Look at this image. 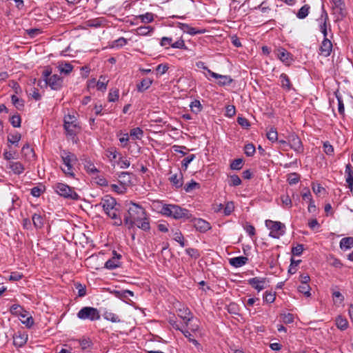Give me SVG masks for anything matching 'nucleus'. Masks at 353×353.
I'll return each mask as SVG.
<instances>
[{
    "label": "nucleus",
    "instance_id": "nucleus-1",
    "mask_svg": "<svg viewBox=\"0 0 353 353\" xmlns=\"http://www.w3.org/2000/svg\"><path fill=\"white\" fill-rule=\"evenodd\" d=\"M123 221L129 229L133 228L134 225L144 231H149L150 229L149 217L147 216L145 210L136 203L131 202L130 203Z\"/></svg>",
    "mask_w": 353,
    "mask_h": 353
},
{
    "label": "nucleus",
    "instance_id": "nucleus-2",
    "mask_svg": "<svg viewBox=\"0 0 353 353\" xmlns=\"http://www.w3.org/2000/svg\"><path fill=\"white\" fill-rule=\"evenodd\" d=\"M98 205L102 207L108 216L114 220L113 224L114 225L119 226L122 225L121 217L119 214V208H117L119 205L114 197L110 195L104 196L101 199V202L96 206Z\"/></svg>",
    "mask_w": 353,
    "mask_h": 353
},
{
    "label": "nucleus",
    "instance_id": "nucleus-3",
    "mask_svg": "<svg viewBox=\"0 0 353 353\" xmlns=\"http://www.w3.org/2000/svg\"><path fill=\"white\" fill-rule=\"evenodd\" d=\"M160 213L165 216L171 217L176 220L182 219L188 220L192 217L188 210L176 204L162 203Z\"/></svg>",
    "mask_w": 353,
    "mask_h": 353
},
{
    "label": "nucleus",
    "instance_id": "nucleus-4",
    "mask_svg": "<svg viewBox=\"0 0 353 353\" xmlns=\"http://www.w3.org/2000/svg\"><path fill=\"white\" fill-rule=\"evenodd\" d=\"M60 156L62 159L65 168H61L62 171L66 176L74 177L73 164L76 163L78 161L77 156L68 150H62L60 152Z\"/></svg>",
    "mask_w": 353,
    "mask_h": 353
},
{
    "label": "nucleus",
    "instance_id": "nucleus-5",
    "mask_svg": "<svg viewBox=\"0 0 353 353\" xmlns=\"http://www.w3.org/2000/svg\"><path fill=\"white\" fill-rule=\"evenodd\" d=\"M54 189L59 195L65 199L74 201H78L80 199L79 195L74 190V189L67 184L57 183L54 185Z\"/></svg>",
    "mask_w": 353,
    "mask_h": 353
},
{
    "label": "nucleus",
    "instance_id": "nucleus-6",
    "mask_svg": "<svg viewBox=\"0 0 353 353\" xmlns=\"http://www.w3.org/2000/svg\"><path fill=\"white\" fill-rule=\"evenodd\" d=\"M77 316L83 321H95L100 319L101 314L97 308L85 306L77 312Z\"/></svg>",
    "mask_w": 353,
    "mask_h": 353
},
{
    "label": "nucleus",
    "instance_id": "nucleus-7",
    "mask_svg": "<svg viewBox=\"0 0 353 353\" xmlns=\"http://www.w3.org/2000/svg\"><path fill=\"white\" fill-rule=\"evenodd\" d=\"M265 225L270 230L269 236L274 239H279L285 233V226L279 221L266 220Z\"/></svg>",
    "mask_w": 353,
    "mask_h": 353
},
{
    "label": "nucleus",
    "instance_id": "nucleus-8",
    "mask_svg": "<svg viewBox=\"0 0 353 353\" xmlns=\"http://www.w3.org/2000/svg\"><path fill=\"white\" fill-rule=\"evenodd\" d=\"M64 129L68 135L75 136L80 131V126L77 118L73 115H66L64 117Z\"/></svg>",
    "mask_w": 353,
    "mask_h": 353
},
{
    "label": "nucleus",
    "instance_id": "nucleus-9",
    "mask_svg": "<svg viewBox=\"0 0 353 353\" xmlns=\"http://www.w3.org/2000/svg\"><path fill=\"white\" fill-rule=\"evenodd\" d=\"M289 147L296 153L303 152V145L301 139L295 134H290L288 137Z\"/></svg>",
    "mask_w": 353,
    "mask_h": 353
},
{
    "label": "nucleus",
    "instance_id": "nucleus-10",
    "mask_svg": "<svg viewBox=\"0 0 353 353\" xmlns=\"http://www.w3.org/2000/svg\"><path fill=\"white\" fill-rule=\"evenodd\" d=\"M63 78L58 74H53L48 79H46V85L50 86L53 90H60L63 87Z\"/></svg>",
    "mask_w": 353,
    "mask_h": 353
},
{
    "label": "nucleus",
    "instance_id": "nucleus-11",
    "mask_svg": "<svg viewBox=\"0 0 353 353\" xmlns=\"http://www.w3.org/2000/svg\"><path fill=\"white\" fill-rule=\"evenodd\" d=\"M195 229L202 233L206 232L211 229V225L207 221L200 218H193L191 219Z\"/></svg>",
    "mask_w": 353,
    "mask_h": 353
},
{
    "label": "nucleus",
    "instance_id": "nucleus-12",
    "mask_svg": "<svg viewBox=\"0 0 353 353\" xmlns=\"http://www.w3.org/2000/svg\"><path fill=\"white\" fill-rule=\"evenodd\" d=\"M265 278L254 277L248 280V283L253 288L260 292L266 288Z\"/></svg>",
    "mask_w": 353,
    "mask_h": 353
},
{
    "label": "nucleus",
    "instance_id": "nucleus-13",
    "mask_svg": "<svg viewBox=\"0 0 353 353\" xmlns=\"http://www.w3.org/2000/svg\"><path fill=\"white\" fill-rule=\"evenodd\" d=\"M336 21H342L347 16L345 3L332 7Z\"/></svg>",
    "mask_w": 353,
    "mask_h": 353
},
{
    "label": "nucleus",
    "instance_id": "nucleus-14",
    "mask_svg": "<svg viewBox=\"0 0 353 353\" xmlns=\"http://www.w3.org/2000/svg\"><path fill=\"white\" fill-rule=\"evenodd\" d=\"M208 74L212 77L219 79L218 84L221 86L230 85L233 81V79L231 78V77L228 75H221L214 72L212 70H208Z\"/></svg>",
    "mask_w": 353,
    "mask_h": 353
},
{
    "label": "nucleus",
    "instance_id": "nucleus-15",
    "mask_svg": "<svg viewBox=\"0 0 353 353\" xmlns=\"http://www.w3.org/2000/svg\"><path fill=\"white\" fill-rule=\"evenodd\" d=\"M332 50V43L327 38H324L319 48V54L325 57L330 55Z\"/></svg>",
    "mask_w": 353,
    "mask_h": 353
},
{
    "label": "nucleus",
    "instance_id": "nucleus-16",
    "mask_svg": "<svg viewBox=\"0 0 353 353\" xmlns=\"http://www.w3.org/2000/svg\"><path fill=\"white\" fill-rule=\"evenodd\" d=\"M176 26L183 32L188 33L190 35H195L197 34H203V33L205 32V30H204V29L203 30H196V28L190 26L187 23L177 22Z\"/></svg>",
    "mask_w": 353,
    "mask_h": 353
},
{
    "label": "nucleus",
    "instance_id": "nucleus-17",
    "mask_svg": "<svg viewBox=\"0 0 353 353\" xmlns=\"http://www.w3.org/2000/svg\"><path fill=\"white\" fill-rule=\"evenodd\" d=\"M169 181L175 188L179 189L183 186V176L181 171L178 173L172 174L170 178Z\"/></svg>",
    "mask_w": 353,
    "mask_h": 353
},
{
    "label": "nucleus",
    "instance_id": "nucleus-18",
    "mask_svg": "<svg viewBox=\"0 0 353 353\" xmlns=\"http://www.w3.org/2000/svg\"><path fill=\"white\" fill-rule=\"evenodd\" d=\"M345 182L347 184L348 188L352 191L353 190V168L350 163H347L345 165Z\"/></svg>",
    "mask_w": 353,
    "mask_h": 353
},
{
    "label": "nucleus",
    "instance_id": "nucleus-19",
    "mask_svg": "<svg viewBox=\"0 0 353 353\" xmlns=\"http://www.w3.org/2000/svg\"><path fill=\"white\" fill-rule=\"evenodd\" d=\"M8 168L17 175L22 174L25 170L23 165L19 161H9Z\"/></svg>",
    "mask_w": 353,
    "mask_h": 353
},
{
    "label": "nucleus",
    "instance_id": "nucleus-20",
    "mask_svg": "<svg viewBox=\"0 0 353 353\" xmlns=\"http://www.w3.org/2000/svg\"><path fill=\"white\" fill-rule=\"evenodd\" d=\"M248 261V258L246 256H236L230 259V264L234 268H240L245 265Z\"/></svg>",
    "mask_w": 353,
    "mask_h": 353
},
{
    "label": "nucleus",
    "instance_id": "nucleus-21",
    "mask_svg": "<svg viewBox=\"0 0 353 353\" xmlns=\"http://www.w3.org/2000/svg\"><path fill=\"white\" fill-rule=\"evenodd\" d=\"M278 57L283 63H285L287 65H289L293 60L292 55L285 49L279 50Z\"/></svg>",
    "mask_w": 353,
    "mask_h": 353
},
{
    "label": "nucleus",
    "instance_id": "nucleus-22",
    "mask_svg": "<svg viewBox=\"0 0 353 353\" xmlns=\"http://www.w3.org/2000/svg\"><path fill=\"white\" fill-rule=\"evenodd\" d=\"M152 83V80L150 78L143 79L137 85L138 92H143L148 89Z\"/></svg>",
    "mask_w": 353,
    "mask_h": 353
},
{
    "label": "nucleus",
    "instance_id": "nucleus-23",
    "mask_svg": "<svg viewBox=\"0 0 353 353\" xmlns=\"http://www.w3.org/2000/svg\"><path fill=\"white\" fill-rule=\"evenodd\" d=\"M32 220L33 222L34 226L37 229H41L43 227L44 225V218L39 214H34L32 216Z\"/></svg>",
    "mask_w": 353,
    "mask_h": 353
},
{
    "label": "nucleus",
    "instance_id": "nucleus-24",
    "mask_svg": "<svg viewBox=\"0 0 353 353\" xmlns=\"http://www.w3.org/2000/svg\"><path fill=\"white\" fill-rule=\"evenodd\" d=\"M353 248V237H345L340 241V248L343 250H347Z\"/></svg>",
    "mask_w": 353,
    "mask_h": 353
},
{
    "label": "nucleus",
    "instance_id": "nucleus-25",
    "mask_svg": "<svg viewBox=\"0 0 353 353\" xmlns=\"http://www.w3.org/2000/svg\"><path fill=\"white\" fill-rule=\"evenodd\" d=\"M13 339L14 345L20 347L26 344L27 341V336H25L20 333H17L14 335Z\"/></svg>",
    "mask_w": 353,
    "mask_h": 353
},
{
    "label": "nucleus",
    "instance_id": "nucleus-26",
    "mask_svg": "<svg viewBox=\"0 0 353 353\" xmlns=\"http://www.w3.org/2000/svg\"><path fill=\"white\" fill-rule=\"evenodd\" d=\"M84 168L89 174H97L99 171L90 160H85Z\"/></svg>",
    "mask_w": 353,
    "mask_h": 353
},
{
    "label": "nucleus",
    "instance_id": "nucleus-27",
    "mask_svg": "<svg viewBox=\"0 0 353 353\" xmlns=\"http://www.w3.org/2000/svg\"><path fill=\"white\" fill-rule=\"evenodd\" d=\"M103 316L105 320L112 323H120L121 321V319L117 314L110 311H105L103 314Z\"/></svg>",
    "mask_w": 353,
    "mask_h": 353
},
{
    "label": "nucleus",
    "instance_id": "nucleus-28",
    "mask_svg": "<svg viewBox=\"0 0 353 353\" xmlns=\"http://www.w3.org/2000/svg\"><path fill=\"white\" fill-rule=\"evenodd\" d=\"M154 28L151 26H140L134 30L135 34L140 36L148 35L150 32H153Z\"/></svg>",
    "mask_w": 353,
    "mask_h": 353
},
{
    "label": "nucleus",
    "instance_id": "nucleus-29",
    "mask_svg": "<svg viewBox=\"0 0 353 353\" xmlns=\"http://www.w3.org/2000/svg\"><path fill=\"white\" fill-rule=\"evenodd\" d=\"M143 130L137 127L132 128L130 132V135L133 140H140L143 137Z\"/></svg>",
    "mask_w": 353,
    "mask_h": 353
},
{
    "label": "nucleus",
    "instance_id": "nucleus-30",
    "mask_svg": "<svg viewBox=\"0 0 353 353\" xmlns=\"http://www.w3.org/2000/svg\"><path fill=\"white\" fill-rule=\"evenodd\" d=\"M73 70V65L68 62H62L59 65V70L61 73L69 74Z\"/></svg>",
    "mask_w": 353,
    "mask_h": 353
},
{
    "label": "nucleus",
    "instance_id": "nucleus-31",
    "mask_svg": "<svg viewBox=\"0 0 353 353\" xmlns=\"http://www.w3.org/2000/svg\"><path fill=\"white\" fill-rule=\"evenodd\" d=\"M280 79L282 88L286 89L287 90H290L292 88L290 80L286 74L282 73L280 75Z\"/></svg>",
    "mask_w": 353,
    "mask_h": 353
},
{
    "label": "nucleus",
    "instance_id": "nucleus-32",
    "mask_svg": "<svg viewBox=\"0 0 353 353\" xmlns=\"http://www.w3.org/2000/svg\"><path fill=\"white\" fill-rule=\"evenodd\" d=\"M336 325L341 330H345L348 327V322L346 319L343 318L341 316H339L336 319Z\"/></svg>",
    "mask_w": 353,
    "mask_h": 353
},
{
    "label": "nucleus",
    "instance_id": "nucleus-33",
    "mask_svg": "<svg viewBox=\"0 0 353 353\" xmlns=\"http://www.w3.org/2000/svg\"><path fill=\"white\" fill-rule=\"evenodd\" d=\"M266 136L268 139L272 143L276 142L279 139L276 129L273 127L270 128V129L267 132Z\"/></svg>",
    "mask_w": 353,
    "mask_h": 353
},
{
    "label": "nucleus",
    "instance_id": "nucleus-34",
    "mask_svg": "<svg viewBox=\"0 0 353 353\" xmlns=\"http://www.w3.org/2000/svg\"><path fill=\"white\" fill-rule=\"evenodd\" d=\"M327 262L331 266L336 268H341L343 265L341 260L336 258L334 255H330L327 257Z\"/></svg>",
    "mask_w": 353,
    "mask_h": 353
},
{
    "label": "nucleus",
    "instance_id": "nucleus-35",
    "mask_svg": "<svg viewBox=\"0 0 353 353\" xmlns=\"http://www.w3.org/2000/svg\"><path fill=\"white\" fill-rule=\"evenodd\" d=\"M119 181L121 184L128 185L131 181V177L129 172H122L119 174Z\"/></svg>",
    "mask_w": 353,
    "mask_h": 353
},
{
    "label": "nucleus",
    "instance_id": "nucleus-36",
    "mask_svg": "<svg viewBox=\"0 0 353 353\" xmlns=\"http://www.w3.org/2000/svg\"><path fill=\"white\" fill-rule=\"evenodd\" d=\"M121 263L119 260H116L113 257L108 260L105 263V268L108 270H114L120 266Z\"/></svg>",
    "mask_w": 353,
    "mask_h": 353
},
{
    "label": "nucleus",
    "instance_id": "nucleus-37",
    "mask_svg": "<svg viewBox=\"0 0 353 353\" xmlns=\"http://www.w3.org/2000/svg\"><path fill=\"white\" fill-rule=\"evenodd\" d=\"M310 8V7L309 5H304L299 10L296 17L301 19H305L309 14Z\"/></svg>",
    "mask_w": 353,
    "mask_h": 353
},
{
    "label": "nucleus",
    "instance_id": "nucleus-38",
    "mask_svg": "<svg viewBox=\"0 0 353 353\" xmlns=\"http://www.w3.org/2000/svg\"><path fill=\"white\" fill-rule=\"evenodd\" d=\"M21 138V135L19 132H16L14 134H10L8 136V141L11 144L17 146Z\"/></svg>",
    "mask_w": 353,
    "mask_h": 353
},
{
    "label": "nucleus",
    "instance_id": "nucleus-39",
    "mask_svg": "<svg viewBox=\"0 0 353 353\" xmlns=\"http://www.w3.org/2000/svg\"><path fill=\"white\" fill-rule=\"evenodd\" d=\"M140 19L142 23H149L154 21V14L152 12H146L144 14H140L137 17Z\"/></svg>",
    "mask_w": 353,
    "mask_h": 353
},
{
    "label": "nucleus",
    "instance_id": "nucleus-40",
    "mask_svg": "<svg viewBox=\"0 0 353 353\" xmlns=\"http://www.w3.org/2000/svg\"><path fill=\"white\" fill-rule=\"evenodd\" d=\"M335 95H336V97L337 101H338V111H339V113L341 115L343 116L345 114V108H344V104H343V101L342 97H341L340 93L338 91H336L335 92Z\"/></svg>",
    "mask_w": 353,
    "mask_h": 353
},
{
    "label": "nucleus",
    "instance_id": "nucleus-41",
    "mask_svg": "<svg viewBox=\"0 0 353 353\" xmlns=\"http://www.w3.org/2000/svg\"><path fill=\"white\" fill-rule=\"evenodd\" d=\"M11 101L13 105L18 109L21 110L24 107V101L22 99H19L16 95H12Z\"/></svg>",
    "mask_w": 353,
    "mask_h": 353
},
{
    "label": "nucleus",
    "instance_id": "nucleus-42",
    "mask_svg": "<svg viewBox=\"0 0 353 353\" xmlns=\"http://www.w3.org/2000/svg\"><path fill=\"white\" fill-rule=\"evenodd\" d=\"M21 152L23 155L26 158L33 157L34 155L33 149L31 148L28 144H25L23 146Z\"/></svg>",
    "mask_w": 353,
    "mask_h": 353
},
{
    "label": "nucleus",
    "instance_id": "nucleus-43",
    "mask_svg": "<svg viewBox=\"0 0 353 353\" xmlns=\"http://www.w3.org/2000/svg\"><path fill=\"white\" fill-rule=\"evenodd\" d=\"M201 185L199 183L192 180L190 183L185 185L184 190L186 192H191L195 189H199Z\"/></svg>",
    "mask_w": 353,
    "mask_h": 353
},
{
    "label": "nucleus",
    "instance_id": "nucleus-44",
    "mask_svg": "<svg viewBox=\"0 0 353 353\" xmlns=\"http://www.w3.org/2000/svg\"><path fill=\"white\" fill-rule=\"evenodd\" d=\"M268 0H263L261 3L257 6L255 7L254 9H259L262 13L268 14L271 10V8L268 3Z\"/></svg>",
    "mask_w": 353,
    "mask_h": 353
},
{
    "label": "nucleus",
    "instance_id": "nucleus-45",
    "mask_svg": "<svg viewBox=\"0 0 353 353\" xmlns=\"http://www.w3.org/2000/svg\"><path fill=\"white\" fill-rule=\"evenodd\" d=\"M173 239L178 242L181 247L185 246V239L180 230H177L173 233Z\"/></svg>",
    "mask_w": 353,
    "mask_h": 353
},
{
    "label": "nucleus",
    "instance_id": "nucleus-46",
    "mask_svg": "<svg viewBox=\"0 0 353 353\" xmlns=\"http://www.w3.org/2000/svg\"><path fill=\"white\" fill-rule=\"evenodd\" d=\"M243 163V159L241 158L233 160L230 163V169L233 170H239L241 169Z\"/></svg>",
    "mask_w": 353,
    "mask_h": 353
},
{
    "label": "nucleus",
    "instance_id": "nucleus-47",
    "mask_svg": "<svg viewBox=\"0 0 353 353\" xmlns=\"http://www.w3.org/2000/svg\"><path fill=\"white\" fill-rule=\"evenodd\" d=\"M108 80L106 79L105 77L101 76L97 83V87L99 90L104 91L107 88V83Z\"/></svg>",
    "mask_w": 353,
    "mask_h": 353
},
{
    "label": "nucleus",
    "instance_id": "nucleus-48",
    "mask_svg": "<svg viewBox=\"0 0 353 353\" xmlns=\"http://www.w3.org/2000/svg\"><path fill=\"white\" fill-rule=\"evenodd\" d=\"M191 111L195 114H198L202 110V105L199 100L193 101L190 105Z\"/></svg>",
    "mask_w": 353,
    "mask_h": 353
},
{
    "label": "nucleus",
    "instance_id": "nucleus-49",
    "mask_svg": "<svg viewBox=\"0 0 353 353\" xmlns=\"http://www.w3.org/2000/svg\"><path fill=\"white\" fill-rule=\"evenodd\" d=\"M321 24H320V30H323V28H327V22L329 20L328 15L325 10L324 9V6H323V12L321 17Z\"/></svg>",
    "mask_w": 353,
    "mask_h": 353
},
{
    "label": "nucleus",
    "instance_id": "nucleus-50",
    "mask_svg": "<svg viewBox=\"0 0 353 353\" xmlns=\"http://www.w3.org/2000/svg\"><path fill=\"white\" fill-rule=\"evenodd\" d=\"M10 121L14 128H19L21 123L20 115L19 114L12 115L10 119Z\"/></svg>",
    "mask_w": 353,
    "mask_h": 353
},
{
    "label": "nucleus",
    "instance_id": "nucleus-51",
    "mask_svg": "<svg viewBox=\"0 0 353 353\" xmlns=\"http://www.w3.org/2000/svg\"><path fill=\"white\" fill-rule=\"evenodd\" d=\"M310 290L311 288L308 284H301L298 288L299 292L303 294L307 297L311 295Z\"/></svg>",
    "mask_w": 353,
    "mask_h": 353
},
{
    "label": "nucleus",
    "instance_id": "nucleus-52",
    "mask_svg": "<svg viewBox=\"0 0 353 353\" xmlns=\"http://www.w3.org/2000/svg\"><path fill=\"white\" fill-rule=\"evenodd\" d=\"M301 262V260H294L293 258H291V263L289 267L288 272L291 274H295L297 270L296 267Z\"/></svg>",
    "mask_w": 353,
    "mask_h": 353
},
{
    "label": "nucleus",
    "instance_id": "nucleus-53",
    "mask_svg": "<svg viewBox=\"0 0 353 353\" xmlns=\"http://www.w3.org/2000/svg\"><path fill=\"white\" fill-rule=\"evenodd\" d=\"M287 180L290 185L296 184L300 180V176L296 172L291 173L288 175Z\"/></svg>",
    "mask_w": 353,
    "mask_h": 353
},
{
    "label": "nucleus",
    "instance_id": "nucleus-54",
    "mask_svg": "<svg viewBox=\"0 0 353 353\" xmlns=\"http://www.w3.org/2000/svg\"><path fill=\"white\" fill-rule=\"evenodd\" d=\"M127 43L128 41L124 37H120L112 42V48H121L125 46Z\"/></svg>",
    "mask_w": 353,
    "mask_h": 353
},
{
    "label": "nucleus",
    "instance_id": "nucleus-55",
    "mask_svg": "<svg viewBox=\"0 0 353 353\" xmlns=\"http://www.w3.org/2000/svg\"><path fill=\"white\" fill-rule=\"evenodd\" d=\"M255 147L252 143H248L244 147V152L246 156L252 157L255 153Z\"/></svg>",
    "mask_w": 353,
    "mask_h": 353
},
{
    "label": "nucleus",
    "instance_id": "nucleus-56",
    "mask_svg": "<svg viewBox=\"0 0 353 353\" xmlns=\"http://www.w3.org/2000/svg\"><path fill=\"white\" fill-rule=\"evenodd\" d=\"M192 313L188 307H183V309L179 310L178 316L183 320H185L186 318L191 316Z\"/></svg>",
    "mask_w": 353,
    "mask_h": 353
},
{
    "label": "nucleus",
    "instance_id": "nucleus-57",
    "mask_svg": "<svg viewBox=\"0 0 353 353\" xmlns=\"http://www.w3.org/2000/svg\"><path fill=\"white\" fill-rule=\"evenodd\" d=\"M323 151L327 155L332 156L334 154V147L330 143L329 141L323 143Z\"/></svg>",
    "mask_w": 353,
    "mask_h": 353
},
{
    "label": "nucleus",
    "instance_id": "nucleus-58",
    "mask_svg": "<svg viewBox=\"0 0 353 353\" xmlns=\"http://www.w3.org/2000/svg\"><path fill=\"white\" fill-rule=\"evenodd\" d=\"M332 297L334 303H342L344 301L343 295L339 291H334L332 292Z\"/></svg>",
    "mask_w": 353,
    "mask_h": 353
},
{
    "label": "nucleus",
    "instance_id": "nucleus-59",
    "mask_svg": "<svg viewBox=\"0 0 353 353\" xmlns=\"http://www.w3.org/2000/svg\"><path fill=\"white\" fill-rule=\"evenodd\" d=\"M234 210V204L232 201H229L225 204L223 209V213L225 216H229Z\"/></svg>",
    "mask_w": 353,
    "mask_h": 353
},
{
    "label": "nucleus",
    "instance_id": "nucleus-60",
    "mask_svg": "<svg viewBox=\"0 0 353 353\" xmlns=\"http://www.w3.org/2000/svg\"><path fill=\"white\" fill-rule=\"evenodd\" d=\"M263 300L267 303H273L275 300V293L265 291L263 295Z\"/></svg>",
    "mask_w": 353,
    "mask_h": 353
},
{
    "label": "nucleus",
    "instance_id": "nucleus-61",
    "mask_svg": "<svg viewBox=\"0 0 353 353\" xmlns=\"http://www.w3.org/2000/svg\"><path fill=\"white\" fill-rule=\"evenodd\" d=\"M237 123L239 125H240L242 128L245 129H248L249 127L250 126L249 121L245 117H238Z\"/></svg>",
    "mask_w": 353,
    "mask_h": 353
},
{
    "label": "nucleus",
    "instance_id": "nucleus-62",
    "mask_svg": "<svg viewBox=\"0 0 353 353\" xmlns=\"http://www.w3.org/2000/svg\"><path fill=\"white\" fill-rule=\"evenodd\" d=\"M241 184V180L239 176L236 174L230 176V181L229 185L230 186H238Z\"/></svg>",
    "mask_w": 353,
    "mask_h": 353
},
{
    "label": "nucleus",
    "instance_id": "nucleus-63",
    "mask_svg": "<svg viewBox=\"0 0 353 353\" xmlns=\"http://www.w3.org/2000/svg\"><path fill=\"white\" fill-rule=\"evenodd\" d=\"M185 252L192 258L195 259L200 256L199 252L195 248H189L185 250Z\"/></svg>",
    "mask_w": 353,
    "mask_h": 353
},
{
    "label": "nucleus",
    "instance_id": "nucleus-64",
    "mask_svg": "<svg viewBox=\"0 0 353 353\" xmlns=\"http://www.w3.org/2000/svg\"><path fill=\"white\" fill-rule=\"evenodd\" d=\"M170 46L173 48H179L183 50L187 49V46H185V42L182 39H179L172 44H170Z\"/></svg>",
    "mask_w": 353,
    "mask_h": 353
}]
</instances>
